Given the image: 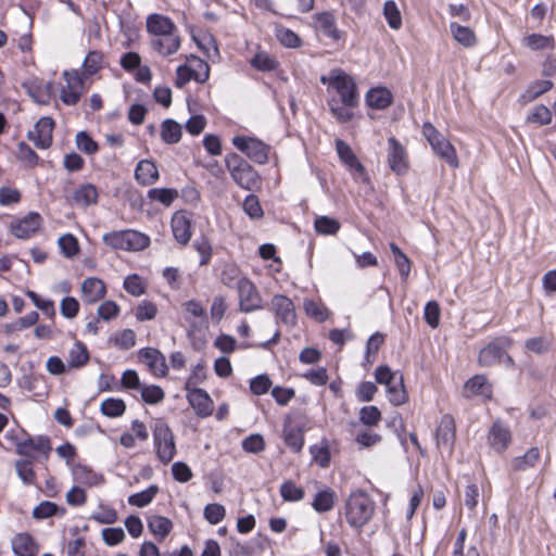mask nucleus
<instances>
[{
  "label": "nucleus",
  "instance_id": "f257e3e1",
  "mask_svg": "<svg viewBox=\"0 0 556 556\" xmlns=\"http://www.w3.org/2000/svg\"><path fill=\"white\" fill-rule=\"evenodd\" d=\"M376 504L366 491H353L346 498L344 515L346 522L356 530H362L372 518Z\"/></svg>",
  "mask_w": 556,
  "mask_h": 556
},
{
  "label": "nucleus",
  "instance_id": "f03ea898",
  "mask_svg": "<svg viewBox=\"0 0 556 556\" xmlns=\"http://www.w3.org/2000/svg\"><path fill=\"white\" fill-rule=\"evenodd\" d=\"M320 83L333 90L342 102H359V94L355 79L341 68H333L328 75L320 77Z\"/></svg>",
  "mask_w": 556,
  "mask_h": 556
},
{
  "label": "nucleus",
  "instance_id": "7ed1b4c3",
  "mask_svg": "<svg viewBox=\"0 0 556 556\" xmlns=\"http://www.w3.org/2000/svg\"><path fill=\"white\" fill-rule=\"evenodd\" d=\"M513 345V339L506 336L495 338L481 349L478 357L480 366L490 367L496 364H504L508 368L515 366V362L508 354V350Z\"/></svg>",
  "mask_w": 556,
  "mask_h": 556
},
{
  "label": "nucleus",
  "instance_id": "20e7f679",
  "mask_svg": "<svg viewBox=\"0 0 556 556\" xmlns=\"http://www.w3.org/2000/svg\"><path fill=\"white\" fill-rule=\"evenodd\" d=\"M226 166L236 184L245 189L253 190L260 184L257 172L241 156L236 153L227 154Z\"/></svg>",
  "mask_w": 556,
  "mask_h": 556
},
{
  "label": "nucleus",
  "instance_id": "39448f33",
  "mask_svg": "<svg viewBox=\"0 0 556 556\" xmlns=\"http://www.w3.org/2000/svg\"><path fill=\"white\" fill-rule=\"evenodd\" d=\"M422 135L438 156L450 166L458 167L459 163L455 148L431 123L422 125Z\"/></svg>",
  "mask_w": 556,
  "mask_h": 556
},
{
  "label": "nucleus",
  "instance_id": "423d86ee",
  "mask_svg": "<svg viewBox=\"0 0 556 556\" xmlns=\"http://www.w3.org/2000/svg\"><path fill=\"white\" fill-rule=\"evenodd\" d=\"M153 443L157 458L164 465L169 464L176 455V444L173 431L162 420L153 428Z\"/></svg>",
  "mask_w": 556,
  "mask_h": 556
},
{
  "label": "nucleus",
  "instance_id": "0eeeda50",
  "mask_svg": "<svg viewBox=\"0 0 556 556\" xmlns=\"http://www.w3.org/2000/svg\"><path fill=\"white\" fill-rule=\"evenodd\" d=\"M52 451L51 440L47 435L29 437L16 443L15 452L33 462H47Z\"/></svg>",
  "mask_w": 556,
  "mask_h": 556
},
{
  "label": "nucleus",
  "instance_id": "6e6552de",
  "mask_svg": "<svg viewBox=\"0 0 556 556\" xmlns=\"http://www.w3.org/2000/svg\"><path fill=\"white\" fill-rule=\"evenodd\" d=\"M232 144L257 164L268 162L270 147L257 138L236 136L232 138Z\"/></svg>",
  "mask_w": 556,
  "mask_h": 556
},
{
  "label": "nucleus",
  "instance_id": "1a4fd4ad",
  "mask_svg": "<svg viewBox=\"0 0 556 556\" xmlns=\"http://www.w3.org/2000/svg\"><path fill=\"white\" fill-rule=\"evenodd\" d=\"M314 27L317 33L329 39L334 45H343L346 39V33L339 29L332 12L324 11L314 14Z\"/></svg>",
  "mask_w": 556,
  "mask_h": 556
},
{
  "label": "nucleus",
  "instance_id": "9d476101",
  "mask_svg": "<svg viewBox=\"0 0 556 556\" xmlns=\"http://www.w3.org/2000/svg\"><path fill=\"white\" fill-rule=\"evenodd\" d=\"M237 288L241 312L250 313L263 307L262 298L251 280L240 278L237 282Z\"/></svg>",
  "mask_w": 556,
  "mask_h": 556
},
{
  "label": "nucleus",
  "instance_id": "9b49d317",
  "mask_svg": "<svg viewBox=\"0 0 556 556\" xmlns=\"http://www.w3.org/2000/svg\"><path fill=\"white\" fill-rule=\"evenodd\" d=\"M434 437L438 448L452 454L456 439V426L451 415L445 414L441 417Z\"/></svg>",
  "mask_w": 556,
  "mask_h": 556
},
{
  "label": "nucleus",
  "instance_id": "f8f14e48",
  "mask_svg": "<svg viewBox=\"0 0 556 556\" xmlns=\"http://www.w3.org/2000/svg\"><path fill=\"white\" fill-rule=\"evenodd\" d=\"M63 77L66 85L61 90V100L67 105H75L84 92L83 77L76 70L65 71Z\"/></svg>",
  "mask_w": 556,
  "mask_h": 556
},
{
  "label": "nucleus",
  "instance_id": "ddd939ff",
  "mask_svg": "<svg viewBox=\"0 0 556 556\" xmlns=\"http://www.w3.org/2000/svg\"><path fill=\"white\" fill-rule=\"evenodd\" d=\"M388 164L396 175H404L408 170V157L405 148L394 137L388 139Z\"/></svg>",
  "mask_w": 556,
  "mask_h": 556
},
{
  "label": "nucleus",
  "instance_id": "4468645a",
  "mask_svg": "<svg viewBox=\"0 0 556 556\" xmlns=\"http://www.w3.org/2000/svg\"><path fill=\"white\" fill-rule=\"evenodd\" d=\"M54 121L51 117H41L35 125L34 130L28 131V139L39 149H48L52 143V131Z\"/></svg>",
  "mask_w": 556,
  "mask_h": 556
},
{
  "label": "nucleus",
  "instance_id": "2eb2a0df",
  "mask_svg": "<svg viewBox=\"0 0 556 556\" xmlns=\"http://www.w3.org/2000/svg\"><path fill=\"white\" fill-rule=\"evenodd\" d=\"M186 391L187 400L199 417L205 418L212 415L214 403L205 390L193 388Z\"/></svg>",
  "mask_w": 556,
  "mask_h": 556
},
{
  "label": "nucleus",
  "instance_id": "dca6fc26",
  "mask_svg": "<svg viewBox=\"0 0 556 556\" xmlns=\"http://www.w3.org/2000/svg\"><path fill=\"white\" fill-rule=\"evenodd\" d=\"M271 309L277 319L287 325L294 326L296 323L295 307L291 299L282 294H276L271 299Z\"/></svg>",
  "mask_w": 556,
  "mask_h": 556
},
{
  "label": "nucleus",
  "instance_id": "f3484780",
  "mask_svg": "<svg viewBox=\"0 0 556 556\" xmlns=\"http://www.w3.org/2000/svg\"><path fill=\"white\" fill-rule=\"evenodd\" d=\"M146 27L151 38L178 33V28L172 18L159 13L148 15Z\"/></svg>",
  "mask_w": 556,
  "mask_h": 556
},
{
  "label": "nucleus",
  "instance_id": "a211bd4d",
  "mask_svg": "<svg viewBox=\"0 0 556 556\" xmlns=\"http://www.w3.org/2000/svg\"><path fill=\"white\" fill-rule=\"evenodd\" d=\"M511 442V432L501 420H496L489 430L488 443L497 453L504 452Z\"/></svg>",
  "mask_w": 556,
  "mask_h": 556
},
{
  "label": "nucleus",
  "instance_id": "6ab92c4d",
  "mask_svg": "<svg viewBox=\"0 0 556 556\" xmlns=\"http://www.w3.org/2000/svg\"><path fill=\"white\" fill-rule=\"evenodd\" d=\"M139 358L153 375L164 377L167 374V365L164 355L156 349L144 348L139 351Z\"/></svg>",
  "mask_w": 556,
  "mask_h": 556
},
{
  "label": "nucleus",
  "instance_id": "aec40b11",
  "mask_svg": "<svg viewBox=\"0 0 556 556\" xmlns=\"http://www.w3.org/2000/svg\"><path fill=\"white\" fill-rule=\"evenodd\" d=\"M172 231L177 242L186 245L191 238V219L184 211L176 212L172 217Z\"/></svg>",
  "mask_w": 556,
  "mask_h": 556
},
{
  "label": "nucleus",
  "instance_id": "412c9836",
  "mask_svg": "<svg viewBox=\"0 0 556 556\" xmlns=\"http://www.w3.org/2000/svg\"><path fill=\"white\" fill-rule=\"evenodd\" d=\"M41 216L38 213H28L25 217L12 225V233L20 239H28L41 225Z\"/></svg>",
  "mask_w": 556,
  "mask_h": 556
},
{
  "label": "nucleus",
  "instance_id": "4be33fe9",
  "mask_svg": "<svg viewBox=\"0 0 556 556\" xmlns=\"http://www.w3.org/2000/svg\"><path fill=\"white\" fill-rule=\"evenodd\" d=\"M11 546L12 551L17 556H37L39 553V544L35 538L27 532L15 534L11 541Z\"/></svg>",
  "mask_w": 556,
  "mask_h": 556
},
{
  "label": "nucleus",
  "instance_id": "5701e85b",
  "mask_svg": "<svg viewBox=\"0 0 556 556\" xmlns=\"http://www.w3.org/2000/svg\"><path fill=\"white\" fill-rule=\"evenodd\" d=\"M181 45L178 33L165 36L153 37L150 40L151 48L162 56H168L176 53Z\"/></svg>",
  "mask_w": 556,
  "mask_h": 556
},
{
  "label": "nucleus",
  "instance_id": "b1692460",
  "mask_svg": "<svg viewBox=\"0 0 556 556\" xmlns=\"http://www.w3.org/2000/svg\"><path fill=\"white\" fill-rule=\"evenodd\" d=\"M359 102H342L337 97H330L327 101L331 115L341 124L349 123L353 116V110Z\"/></svg>",
  "mask_w": 556,
  "mask_h": 556
},
{
  "label": "nucleus",
  "instance_id": "393cba45",
  "mask_svg": "<svg viewBox=\"0 0 556 556\" xmlns=\"http://www.w3.org/2000/svg\"><path fill=\"white\" fill-rule=\"evenodd\" d=\"M464 394L466 397L479 395L484 400H490L492 396V386L485 376L476 375L465 383Z\"/></svg>",
  "mask_w": 556,
  "mask_h": 556
},
{
  "label": "nucleus",
  "instance_id": "a878e982",
  "mask_svg": "<svg viewBox=\"0 0 556 556\" xmlns=\"http://www.w3.org/2000/svg\"><path fill=\"white\" fill-rule=\"evenodd\" d=\"M336 149L339 159L350 168L355 170L363 179L366 177L365 167L358 161L351 147L341 139L336 140Z\"/></svg>",
  "mask_w": 556,
  "mask_h": 556
},
{
  "label": "nucleus",
  "instance_id": "bb28decb",
  "mask_svg": "<svg viewBox=\"0 0 556 556\" xmlns=\"http://www.w3.org/2000/svg\"><path fill=\"white\" fill-rule=\"evenodd\" d=\"M160 174L156 164L151 160H141L135 168V179L141 186L156 182Z\"/></svg>",
  "mask_w": 556,
  "mask_h": 556
},
{
  "label": "nucleus",
  "instance_id": "cd10ccee",
  "mask_svg": "<svg viewBox=\"0 0 556 556\" xmlns=\"http://www.w3.org/2000/svg\"><path fill=\"white\" fill-rule=\"evenodd\" d=\"M105 285L102 280L89 277L81 283L83 300L87 303H96L105 296Z\"/></svg>",
  "mask_w": 556,
  "mask_h": 556
},
{
  "label": "nucleus",
  "instance_id": "c85d7f7f",
  "mask_svg": "<svg viewBox=\"0 0 556 556\" xmlns=\"http://www.w3.org/2000/svg\"><path fill=\"white\" fill-rule=\"evenodd\" d=\"M98 197V190L94 185L84 184L74 191L72 195V203L79 207H87L96 204Z\"/></svg>",
  "mask_w": 556,
  "mask_h": 556
},
{
  "label": "nucleus",
  "instance_id": "c756f323",
  "mask_svg": "<svg viewBox=\"0 0 556 556\" xmlns=\"http://www.w3.org/2000/svg\"><path fill=\"white\" fill-rule=\"evenodd\" d=\"M366 103L376 110H384L392 103V93L386 87L371 88L366 93Z\"/></svg>",
  "mask_w": 556,
  "mask_h": 556
},
{
  "label": "nucleus",
  "instance_id": "7c9ffc66",
  "mask_svg": "<svg viewBox=\"0 0 556 556\" xmlns=\"http://www.w3.org/2000/svg\"><path fill=\"white\" fill-rule=\"evenodd\" d=\"M450 31L453 39L464 48H472L477 43V36L475 31L468 26H463L456 22H451Z\"/></svg>",
  "mask_w": 556,
  "mask_h": 556
},
{
  "label": "nucleus",
  "instance_id": "2f4dec72",
  "mask_svg": "<svg viewBox=\"0 0 556 556\" xmlns=\"http://www.w3.org/2000/svg\"><path fill=\"white\" fill-rule=\"evenodd\" d=\"M540 459V451L538 447L529 448L522 456L511 459L510 467L515 471H526L533 468Z\"/></svg>",
  "mask_w": 556,
  "mask_h": 556
},
{
  "label": "nucleus",
  "instance_id": "473e14b6",
  "mask_svg": "<svg viewBox=\"0 0 556 556\" xmlns=\"http://www.w3.org/2000/svg\"><path fill=\"white\" fill-rule=\"evenodd\" d=\"M525 47L533 50H553L555 48V39L553 36H544L541 34H531L522 39Z\"/></svg>",
  "mask_w": 556,
  "mask_h": 556
},
{
  "label": "nucleus",
  "instance_id": "72a5a7b5",
  "mask_svg": "<svg viewBox=\"0 0 556 556\" xmlns=\"http://www.w3.org/2000/svg\"><path fill=\"white\" fill-rule=\"evenodd\" d=\"M89 361V352L86 345L76 341L68 352L67 365L71 368H80L85 366Z\"/></svg>",
  "mask_w": 556,
  "mask_h": 556
},
{
  "label": "nucleus",
  "instance_id": "f704fd0d",
  "mask_svg": "<svg viewBox=\"0 0 556 556\" xmlns=\"http://www.w3.org/2000/svg\"><path fill=\"white\" fill-rule=\"evenodd\" d=\"M553 83L548 79L545 80H535L526 89V91L520 96V100L522 103H529L534 101L540 96L549 91L553 88Z\"/></svg>",
  "mask_w": 556,
  "mask_h": 556
},
{
  "label": "nucleus",
  "instance_id": "c9c22d12",
  "mask_svg": "<svg viewBox=\"0 0 556 556\" xmlns=\"http://www.w3.org/2000/svg\"><path fill=\"white\" fill-rule=\"evenodd\" d=\"M182 135V129L179 123L174 119L167 118L161 125V138L167 144L177 143Z\"/></svg>",
  "mask_w": 556,
  "mask_h": 556
},
{
  "label": "nucleus",
  "instance_id": "e433bc0d",
  "mask_svg": "<svg viewBox=\"0 0 556 556\" xmlns=\"http://www.w3.org/2000/svg\"><path fill=\"white\" fill-rule=\"evenodd\" d=\"M250 65L260 72H274L279 62L266 51H260L249 61Z\"/></svg>",
  "mask_w": 556,
  "mask_h": 556
},
{
  "label": "nucleus",
  "instance_id": "4c0bfd02",
  "mask_svg": "<svg viewBox=\"0 0 556 556\" xmlns=\"http://www.w3.org/2000/svg\"><path fill=\"white\" fill-rule=\"evenodd\" d=\"M187 64L193 75V80L203 84L210 77V65L202 59L195 55H190L187 59Z\"/></svg>",
  "mask_w": 556,
  "mask_h": 556
},
{
  "label": "nucleus",
  "instance_id": "58836bf2",
  "mask_svg": "<svg viewBox=\"0 0 556 556\" xmlns=\"http://www.w3.org/2000/svg\"><path fill=\"white\" fill-rule=\"evenodd\" d=\"M387 396L389 402L394 406H400L406 403L407 393L403 383L402 375H399L397 379L387 387Z\"/></svg>",
  "mask_w": 556,
  "mask_h": 556
},
{
  "label": "nucleus",
  "instance_id": "ea45409f",
  "mask_svg": "<svg viewBox=\"0 0 556 556\" xmlns=\"http://www.w3.org/2000/svg\"><path fill=\"white\" fill-rule=\"evenodd\" d=\"M283 439L287 446L294 453H299L304 445V433L299 427L285 426Z\"/></svg>",
  "mask_w": 556,
  "mask_h": 556
},
{
  "label": "nucleus",
  "instance_id": "a19ab883",
  "mask_svg": "<svg viewBox=\"0 0 556 556\" xmlns=\"http://www.w3.org/2000/svg\"><path fill=\"white\" fill-rule=\"evenodd\" d=\"M334 498V492L331 489L327 488L316 493L312 506L317 513H326L333 508Z\"/></svg>",
  "mask_w": 556,
  "mask_h": 556
},
{
  "label": "nucleus",
  "instance_id": "79ce46f5",
  "mask_svg": "<svg viewBox=\"0 0 556 556\" xmlns=\"http://www.w3.org/2000/svg\"><path fill=\"white\" fill-rule=\"evenodd\" d=\"M125 232L126 251H140L149 247L150 239L144 233L132 229H126Z\"/></svg>",
  "mask_w": 556,
  "mask_h": 556
},
{
  "label": "nucleus",
  "instance_id": "37998d69",
  "mask_svg": "<svg viewBox=\"0 0 556 556\" xmlns=\"http://www.w3.org/2000/svg\"><path fill=\"white\" fill-rule=\"evenodd\" d=\"M148 528L160 540L165 539L173 528L172 521L162 516H151L148 519Z\"/></svg>",
  "mask_w": 556,
  "mask_h": 556
},
{
  "label": "nucleus",
  "instance_id": "c03bdc74",
  "mask_svg": "<svg viewBox=\"0 0 556 556\" xmlns=\"http://www.w3.org/2000/svg\"><path fill=\"white\" fill-rule=\"evenodd\" d=\"M553 112L547 106L540 104L535 105L527 115L526 122L528 124H535L539 126H546L552 123Z\"/></svg>",
  "mask_w": 556,
  "mask_h": 556
},
{
  "label": "nucleus",
  "instance_id": "a18cd8bd",
  "mask_svg": "<svg viewBox=\"0 0 556 556\" xmlns=\"http://www.w3.org/2000/svg\"><path fill=\"white\" fill-rule=\"evenodd\" d=\"M100 410L109 418H116L125 413L126 404L122 399L109 397L102 401Z\"/></svg>",
  "mask_w": 556,
  "mask_h": 556
},
{
  "label": "nucleus",
  "instance_id": "49530a36",
  "mask_svg": "<svg viewBox=\"0 0 556 556\" xmlns=\"http://www.w3.org/2000/svg\"><path fill=\"white\" fill-rule=\"evenodd\" d=\"M304 311L307 316L316 319L317 321H325L329 317V309L321 302L306 299L303 304Z\"/></svg>",
  "mask_w": 556,
  "mask_h": 556
},
{
  "label": "nucleus",
  "instance_id": "de8ad7c7",
  "mask_svg": "<svg viewBox=\"0 0 556 556\" xmlns=\"http://www.w3.org/2000/svg\"><path fill=\"white\" fill-rule=\"evenodd\" d=\"M148 198L169 206L178 198V191L170 188H153L148 191Z\"/></svg>",
  "mask_w": 556,
  "mask_h": 556
},
{
  "label": "nucleus",
  "instance_id": "09e8293b",
  "mask_svg": "<svg viewBox=\"0 0 556 556\" xmlns=\"http://www.w3.org/2000/svg\"><path fill=\"white\" fill-rule=\"evenodd\" d=\"M280 495L285 502H299L304 498L305 492L293 481L287 480L280 485Z\"/></svg>",
  "mask_w": 556,
  "mask_h": 556
},
{
  "label": "nucleus",
  "instance_id": "8fccbe9b",
  "mask_svg": "<svg viewBox=\"0 0 556 556\" xmlns=\"http://www.w3.org/2000/svg\"><path fill=\"white\" fill-rule=\"evenodd\" d=\"M157 492V485L152 484L148 489L130 495L128 497V503L132 506L144 507L153 501Z\"/></svg>",
  "mask_w": 556,
  "mask_h": 556
},
{
  "label": "nucleus",
  "instance_id": "3c124183",
  "mask_svg": "<svg viewBox=\"0 0 556 556\" xmlns=\"http://www.w3.org/2000/svg\"><path fill=\"white\" fill-rule=\"evenodd\" d=\"M276 37L278 41L287 48H299L302 46V39L290 28L280 26L276 29Z\"/></svg>",
  "mask_w": 556,
  "mask_h": 556
},
{
  "label": "nucleus",
  "instance_id": "603ef678",
  "mask_svg": "<svg viewBox=\"0 0 556 556\" xmlns=\"http://www.w3.org/2000/svg\"><path fill=\"white\" fill-rule=\"evenodd\" d=\"M103 54L99 51H90L83 63V73L85 76L94 75L102 67Z\"/></svg>",
  "mask_w": 556,
  "mask_h": 556
},
{
  "label": "nucleus",
  "instance_id": "864d4df0",
  "mask_svg": "<svg viewBox=\"0 0 556 556\" xmlns=\"http://www.w3.org/2000/svg\"><path fill=\"white\" fill-rule=\"evenodd\" d=\"M33 463L31 459L25 458L15 462L16 473L25 484H33L36 480Z\"/></svg>",
  "mask_w": 556,
  "mask_h": 556
},
{
  "label": "nucleus",
  "instance_id": "5fc2aeb1",
  "mask_svg": "<svg viewBox=\"0 0 556 556\" xmlns=\"http://www.w3.org/2000/svg\"><path fill=\"white\" fill-rule=\"evenodd\" d=\"M315 230L321 235H334L340 229V223L328 216H319L315 219Z\"/></svg>",
  "mask_w": 556,
  "mask_h": 556
},
{
  "label": "nucleus",
  "instance_id": "6e6d98bb",
  "mask_svg": "<svg viewBox=\"0 0 556 556\" xmlns=\"http://www.w3.org/2000/svg\"><path fill=\"white\" fill-rule=\"evenodd\" d=\"M242 208L244 213L252 219H260L264 215V211L255 194H249L243 201Z\"/></svg>",
  "mask_w": 556,
  "mask_h": 556
},
{
  "label": "nucleus",
  "instance_id": "4d7b16f0",
  "mask_svg": "<svg viewBox=\"0 0 556 556\" xmlns=\"http://www.w3.org/2000/svg\"><path fill=\"white\" fill-rule=\"evenodd\" d=\"M58 243H59V247H60V250H61L62 254L65 257L71 258V257L75 256L79 252L78 241L71 233H66V235L61 236L59 238Z\"/></svg>",
  "mask_w": 556,
  "mask_h": 556
},
{
  "label": "nucleus",
  "instance_id": "13d9d810",
  "mask_svg": "<svg viewBox=\"0 0 556 556\" xmlns=\"http://www.w3.org/2000/svg\"><path fill=\"white\" fill-rule=\"evenodd\" d=\"M441 311L437 301H429L424 308V318L429 327L435 329L440 324Z\"/></svg>",
  "mask_w": 556,
  "mask_h": 556
},
{
  "label": "nucleus",
  "instance_id": "bf43d9fd",
  "mask_svg": "<svg viewBox=\"0 0 556 556\" xmlns=\"http://www.w3.org/2000/svg\"><path fill=\"white\" fill-rule=\"evenodd\" d=\"M26 295L31 300L34 305L40 309L46 316L49 318H54L55 316V307L54 303L51 300L41 299L35 291H27Z\"/></svg>",
  "mask_w": 556,
  "mask_h": 556
},
{
  "label": "nucleus",
  "instance_id": "052dcab7",
  "mask_svg": "<svg viewBox=\"0 0 556 556\" xmlns=\"http://www.w3.org/2000/svg\"><path fill=\"white\" fill-rule=\"evenodd\" d=\"M383 14L391 28L399 29L402 26L401 13L394 1H387L384 3Z\"/></svg>",
  "mask_w": 556,
  "mask_h": 556
},
{
  "label": "nucleus",
  "instance_id": "680f3d73",
  "mask_svg": "<svg viewBox=\"0 0 556 556\" xmlns=\"http://www.w3.org/2000/svg\"><path fill=\"white\" fill-rule=\"evenodd\" d=\"M193 248L200 254V266H205L210 263L212 257V245L207 238L200 237L194 240Z\"/></svg>",
  "mask_w": 556,
  "mask_h": 556
},
{
  "label": "nucleus",
  "instance_id": "e2e57ef3",
  "mask_svg": "<svg viewBox=\"0 0 556 556\" xmlns=\"http://www.w3.org/2000/svg\"><path fill=\"white\" fill-rule=\"evenodd\" d=\"M206 379V368L203 363H198L188 377L185 390H191L193 388H198L199 384L203 383Z\"/></svg>",
  "mask_w": 556,
  "mask_h": 556
},
{
  "label": "nucleus",
  "instance_id": "0e129e2a",
  "mask_svg": "<svg viewBox=\"0 0 556 556\" xmlns=\"http://www.w3.org/2000/svg\"><path fill=\"white\" fill-rule=\"evenodd\" d=\"M16 157L30 167L37 165L39 161L37 153L25 142L18 143Z\"/></svg>",
  "mask_w": 556,
  "mask_h": 556
},
{
  "label": "nucleus",
  "instance_id": "69168bd1",
  "mask_svg": "<svg viewBox=\"0 0 556 556\" xmlns=\"http://www.w3.org/2000/svg\"><path fill=\"white\" fill-rule=\"evenodd\" d=\"M204 518L212 525L219 523L226 515V509L222 504H207L203 511Z\"/></svg>",
  "mask_w": 556,
  "mask_h": 556
},
{
  "label": "nucleus",
  "instance_id": "338daca9",
  "mask_svg": "<svg viewBox=\"0 0 556 556\" xmlns=\"http://www.w3.org/2000/svg\"><path fill=\"white\" fill-rule=\"evenodd\" d=\"M359 420L365 426H376L381 420V413L378 407L374 405L364 406L359 410Z\"/></svg>",
  "mask_w": 556,
  "mask_h": 556
},
{
  "label": "nucleus",
  "instance_id": "774afa93",
  "mask_svg": "<svg viewBox=\"0 0 556 556\" xmlns=\"http://www.w3.org/2000/svg\"><path fill=\"white\" fill-rule=\"evenodd\" d=\"M265 441L261 434H250L242 441V448L248 453L258 454L265 450Z\"/></svg>",
  "mask_w": 556,
  "mask_h": 556
}]
</instances>
